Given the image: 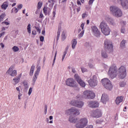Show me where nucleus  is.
Segmentation results:
<instances>
[{"label":"nucleus","instance_id":"1a4fd4ad","mask_svg":"<svg viewBox=\"0 0 128 128\" xmlns=\"http://www.w3.org/2000/svg\"><path fill=\"white\" fill-rule=\"evenodd\" d=\"M66 112L68 114H73L74 116H76L80 114V111L74 108H70L68 109V110H67Z\"/></svg>","mask_w":128,"mask_h":128},{"label":"nucleus","instance_id":"aec40b11","mask_svg":"<svg viewBox=\"0 0 128 128\" xmlns=\"http://www.w3.org/2000/svg\"><path fill=\"white\" fill-rule=\"evenodd\" d=\"M8 1L6 0V2H4L1 5V8L2 9L6 10L8 8Z\"/></svg>","mask_w":128,"mask_h":128},{"label":"nucleus","instance_id":"c756f323","mask_svg":"<svg viewBox=\"0 0 128 128\" xmlns=\"http://www.w3.org/2000/svg\"><path fill=\"white\" fill-rule=\"evenodd\" d=\"M126 40H122L120 44V46L122 48H124L126 46Z\"/></svg>","mask_w":128,"mask_h":128},{"label":"nucleus","instance_id":"680f3d73","mask_svg":"<svg viewBox=\"0 0 128 128\" xmlns=\"http://www.w3.org/2000/svg\"><path fill=\"white\" fill-rule=\"evenodd\" d=\"M43 17H44V15H43L42 13H40V18H42Z\"/></svg>","mask_w":128,"mask_h":128},{"label":"nucleus","instance_id":"0eeeda50","mask_svg":"<svg viewBox=\"0 0 128 128\" xmlns=\"http://www.w3.org/2000/svg\"><path fill=\"white\" fill-rule=\"evenodd\" d=\"M102 116V113L100 110L96 109L91 111L90 116L92 118H98Z\"/></svg>","mask_w":128,"mask_h":128},{"label":"nucleus","instance_id":"052dcab7","mask_svg":"<svg viewBox=\"0 0 128 128\" xmlns=\"http://www.w3.org/2000/svg\"><path fill=\"white\" fill-rule=\"evenodd\" d=\"M36 34V30H33L32 32V34L35 36Z\"/></svg>","mask_w":128,"mask_h":128},{"label":"nucleus","instance_id":"cd10ccee","mask_svg":"<svg viewBox=\"0 0 128 128\" xmlns=\"http://www.w3.org/2000/svg\"><path fill=\"white\" fill-rule=\"evenodd\" d=\"M34 69H35V66L33 64L30 68V76H32L33 74Z\"/></svg>","mask_w":128,"mask_h":128},{"label":"nucleus","instance_id":"ea45409f","mask_svg":"<svg viewBox=\"0 0 128 128\" xmlns=\"http://www.w3.org/2000/svg\"><path fill=\"white\" fill-rule=\"evenodd\" d=\"M82 18L84 19L85 18L88 16V14L86 13H84L82 14Z\"/></svg>","mask_w":128,"mask_h":128},{"label":"nucleus","instance_id":"39448f33","mask_svg":"<svg viewBox=\"0 0 128 128\" xmlns=\"http://www.w3.org/2000/svg\"><path fill=\"white\" fill-rule=\"evenodd\" d=\"M102 83L105 88L108 90H112L113 86L110 81L108 78H104L102 80Z\"/></svg>","mask_w":128,"mask_h":128},{"label":"nucleus","instance_id":"37998d69","mask_svg":"<svg viewBox=\"0 0 128 128\" xmlns=\"http://www.w3.org/2000/svg\"><path fill=\"white\" fill-rule=\"evenodd\" d=\"M94 0H90L88 1V4H89V5H92V4H93V2H94Z\"/></svg>","mask_w":128,"mask_h":128},{"label":"nucleus","instance_id":"473e14b6","mask_svg":"<svg viewBox=\"0 0 128 128\" xmlns=\"http://www.w3.org/2000/svg\"><path fill=\"white\" fill-rule=\"evenodd\" d=\"M12 50L14 52H17L19 50V48L16 46H14L12 48Z\"/></svg>","mask_w":128,"mask_h":128},{"label":"nucleus","instance_id":"412c9836","mask_svg":"<svg viewBox=\"0 0 128 128\" xmlns=\"http://www.w3.org/2000/svg\"><path fill=\"white\" fill-rule=\"evenodd\" d=\"M108 27V26L107 25L106 23V22H104V21H103L102 22H101V23L100 24V28L101 29V30Z\"/></svg>","mask_w":128,"mask_h":128},{"label":"nucleus","instance_id":"603ef678","mask_svg":"<svg viewBox=\"0 0 128 128\" xmlns=\"http://www.w3.org/2000/svg\"><path fill=\"white\" fill-rule=\"evenodd\" d=\"M22 4H20L19 5H18V8L19 10L22 9Z\"/></svg>","mask_w":128,"mask_h":128},{"label":"nucleus","instance_id":"e433bc0d","mask_svg":"<svg viewBox=\"0 0 128 128\" xmlns=\"http://www.w3.org/2000/svg\"><path fill=\"white\" fill-rule=\"evenodd\" d=\"M84 32V30H82L80 33L78 35V37L80 38L83 36Z\"/></svg>","mask_w":128,"mask_h":128},{"label":"nucleus","instance_id":"c85d7f7f","mask_svg":"<svg viewBox=\"0 0 128 128\" xmlns=\"http://www.w3.org/2000/svg\"><path fill=\"white\" fill-rule=\"evenodd\" d=\"M5 16L6 13H2V14H1V15L0 16V22L4 20V18Z\"/></svg>","mask_w":128,"mask_h":128},{"label":"nucleus","instance_id":"69168bd1","mask_svg":"<svg viewBox=\"0 0 128 128\" xmlns=\"http://www.w3.org/2000/svg\"><path fill=\"white\" fill-rule=\"evenodd\" d=\"M0 45L1 46V47H2V48H4V44L1 43V44H0Z\"/></svg>","mask_w":128,"mask_h":128},{"label":"nucleus","instance_id":"6ab92c4d","mask_svg":"<svg viewBox=\"0 0 128 128\" xmlns=\"http://www.w3.org/2000/svg\"><path fill=\"white\" fill-rule=\"evenodd\" d=\"M108 100V96L106 94H102V98H101V102L103 104H106V102Z\"/></svg>","mask_w":128,"mask_h":128},{"label":"nucleus","instance_id":"e2e57ef3","mask_svg":"<svg viewBox=\"0 0 128 128\" xmlns=\"http://www.w3.org/2000/svg\"><path fill=\"white\" fill-rule=\"evenodd\" d=\"M93 128V126L92 125H90V126H87L86 128Z\"/></svg>","mask_w":128,"mask_h":128},{"label":"nucleus","instance_id":"9b49d317","mask_svg":"<svg viewBox=\"0 0 128 128\" xmlns=\"http://www.w3.org/2000/svg\"><path fill=\"white\" fill-rule=\"evenodd\" d=\"M14 66H12L6 72V74H10L12 76H15L17 74L16 70H14Z\"/></svg>","mask_w":128,"mask_h":128},{"label":"nucleus","instance_id":"bf43d9fd","mask_svg":"<svg viewBox=\"0 0 128 128\" xmlns=\"http://www.w3.org/2000/svg\"><path fill=\"white\" fill-rule=\"evenodd\" d=\"M77 4L81 6L82 4H81V2H80V0H77Z\"/></svg>","mask_w":128,"mask_h":128},{"label":"nucleus","instance_id":"7c9ffc66","mask_svg":"<svg viewBox=\"0 0 128 128\" xmlns=\"http://www.w3.org/2000/svg\"><path fill=\"white\" fill-rule=\"evenodd\" d=\"M126 82H120V86L121 88H124V86H126Z\"/></svg>","mask_w":128,"mask_h":128},{"label":"nucleus","instance_id":"f3484780","mask_svg":"<svg viewBox=\"0 0 128 128\" xmlns=\"http://www.w3.org/2000/svg\"><path fill=\"white\" fill-rule=\"evenodd\" d=\"M121 4L124 9H128V0H120Z\"/></svg>","mask_w":128,"mask_h":128},{"label":"nucleus","instance_id":"b1692460","mask_svg":"<svg viewBox=\"0 0 128 128\" xmlns=\"http://www.w3.org/2000/svg\"><path fill=\"white\" fill-rule=\"evenodd\" d=\"M89 95H90V91L86 90L84 92V94H83L82 97L84 98H86V99L88 98V99Z\"/></svg>","mask_w":128,"mask_h":128},{"label":"nucleus","instance_id":"6e6552de","mask_svg":"<svg viewBox=\"0 0 128 128\" xmlns=\"http://www.w3.org/2000/svg\"><path fill=\"white\" fill-rule=\"evenodd\" d=\"M74 78L75 80L82 86V88H85L86 84V83L82 80L81 78L78 74H75L74 76Z\"/></svg>","mask_w":128,"mask_h":128},{"label":"nucleus","instance_id":"5fc2aeb1","mask_svg":"<svg viewBox=\"0 0 128 128\" xmlns=\"http://www.w3.org/2000/svg\"><path fill=\"white\" fill-rule=\"evenodd\" d=\"M12 10H14V12L15 14H16L18 12V9L17 8H14V9H12Z\"/></svg>","mask_w":128,"mask_h":128},{"label":"nucleus","instance_id":"4be33fe9","mask_svg":"<svg viewBox=\"0 0 128 128\" xmlns=\"http://www.w3.org/2000/svg\"><path fill=\"white\" fill-rule=\"evenodd\" d=\"M22 74H20L16 78H14L13 79V80L15 82V84H18L20 82V78L22 76Z\"/></svg>","mask_w":128,"mask_h":128},{"label":"nucleus","instance_id":"393cba45","mask_svg":"<svg viewBox=\"0 0 128 128\" xmlns=\"http://www.w3.org/2000/svg\"><path fill=\"white\" fill-rule=\"evenodd\" d=\"M95 98V94L92 91H89L88 99H94Z\"/></svg>","mask_w":128,"mask_h":128},{"label":"nucleus","instance_id":"f8f14e48","mask_svg":"<svg viewBox=\"0 0 128 128\" xmlns=\"http://www.w3.org/2000/svg\"><path fill=\"white\" fill-rule=\"evenodd\" d=\"M88 105L90 108H97L99 106V103L98 102L90 101L88 102Z\"/></svg>","mask_w":128,"mask_h":128},{"label":"nucleus","instance_id":"dca6fc26","mask_svg":"<svg viewBox=\"0 0 128 128\" xmlns=\"http://www.w3.org/2000/svg\"><path fill=\"white\" fill-rule=\"evenodd\" d=\"M124 100V96H118L116 100V105H119L120 103L122 102Z\"/></svg>","mask_w":128,"mask_h":128},{"label":"nucleus","instance_id":"72a5a7b5","mask_svg":"<svg viewBox=\"0 0 128 128\" xmlns=\"http://www.w3.org/2000/svg\"><path fill=\"white\" fill-rule=\"evenodd\" d=\"M38 76V74H34L32 79V80L34 81V82H35Z\"/></svg>","mask_w":128,"mask_h":128},{"label":"nucleus","instance_id":"c9c22d12","mask_svg":"<svg viewBox=\"0 0 128 128\" xmlns=\"http://www.w3.org/2000/svg\"><path fill=\"white\" fill-rule=\"evenodd\" d=\"M31 25L30 24H28V28H27V30H28V32L29 34H31Z\"/></svg>","mask_w":128,"mask_h":128},{"label":"nucleus","instance_id":"5701e85b","mask_svg":"<svg viewBox=\"0 0 128 128\" xmlns=\"http://www.w3.org/2000/svg\"><path fill=\"white\" fill-rule=\"evenodd\" d=\"M43 12L45 15L46 16L48 13L49 14L51 10L49 8L44 6L43 9Z\"/></svg>","mask_w":128,"mask_h":128},{"label":"nucleus","instance_id":"a18cd8bd","mask_svg":"<svg viewBox=\"0 0 128 128\" xmlns=\"http://www.w3.org/2000/svg\"><path fill=\"white\" fill-rule=\"evenodd\" d=\"M84 23H82V24H80V28H82V30H84Z\"/></svg>","mask_w":128,"mask_h":128},{"label":"nucleus","instance_id":"f257e3e1","mask_svg":"<svg viewBox=\"0 0 128 128\" xmlns=\"http://www.w3.org/2000/svg\"><path fill=\"white\" fill-rule=\"evenodd\" d=\"M69 122L72 124H76V128H84L88 124V120L86 118H83L78 120V118L72 116L69 117Z\"/></svg>","mask_w":128,"mask_h":128},{"label":"nucleus","instance_id":"774afa93","mask_svg":"<svg viewBox=\"0 0 128 128\" xmlns=\"http://www.w3.org/2000/svg\"><path fill=\"white\" fill-rule=\"evenodd\" d=\"M72 72H73V73L74 74L76 73V70L74 68H72Z\"/></svg>","mask_w":128,"mask_h":128},{"label":"nucleus","instance_id":"3c124183","mask_svg":"<svg viewBox=\"0 0 128 128\" xmlns=\"http://www.w3.org/2000/svg\"><path fill=\"white\" fill-rule=\"evenodd\" d=\"M6 34V32H3L2 33L0 34V38L4 36V34Z\"/></svg>","mask_w":128,"mask_h":128},{"label":"nucleus","instance_id":"0e129e2a","mask_svg":"<svg viewBox=\"0 0 128 128\" xmlns=\"http://www.w3.org/2000/svg\"><path fill=\"white\" fill-rule=\"evenodd\" d=\"M52 14H53V16H54V17H55L56 14V10H54V11H53V12H52Z\"/></svg>","mask_w":128,"mask_h":128},{"label":"nucleus","instance_id":"a19ab883","mask_svg":"<svg viewBox=\"0 0 128 128\" xmlns=\"http://www.w3.org/2000/svg\"><path fill=\"white\" fill-rule=\"evenodd\" d=\"M57 52H56V54H55V56H54V61H53V65L54 64V62H55V61H56V55H57Z\"/></svg>","mask_w":128,"mask_h":128},{"label":"nucleus","instance_id":"c03bdc74","mask_svg":"<svg viewBox=\"0 0 128 128\" xmlns=\"http://www.w3.org/2000/svg\"><path fill=\"white\" fill-rule=\"evenodd\" d=\"M81 70H82V72H87V69L85 68H81Z\"/></svg>","mask_w":128,"mask_h":128},{"label":"nucleus","instance_id":"4c0bfd02","mask_svg":"<svg viewBox=\"0 0 128 128\" xmlns=\"http://www.w3.org/2000/svg\"><path fill=\"white\" fill-rule=\"evenodd\" d=\"M42 2H39L38 4V8L39 10V9H40V8H42Z\"/></svg>","mask_w":128,"mask_h":128},{"label":"nucleus","instance_id":"09e8293b","mask_svg":"<svg viewBox=\"0 0 128 128\" xmlns=\"http://www.w3.org/2000/svg\"><path fill=\"white\" fill-rule=\"evenodd\" d=\"M66 39V35L64 34H62V40H64Z\"/></svg>","mask_w":128,"mask_h":128},{"label":"nucleus","instance_id":"f704fd0d","mask_svg":"<svg viewBox=\"0 0 128 128\" xmlns=\"http://www.w3.org/2000/svg\"><path fill=\"white\" fill-rule=\"evenodd\" d=\"M40 66H37V70H36V72L35 74L38 75L39 73L40 72Z\"/></svg>","mask_w":128,"mask_h":128},{"label":"nucleus","instance_id":"79ce46f5","mask_svg":"<svg viewBox=\"0 0 128 128\" xmlns=\"http://www.w3.org/2000/svg\"><path fill=\"white\" fill-rule=\"evenodd\" d=\"M32 92V88H30V89H29V90H28V95L29 96H30Z\"/></svg>","mask_w":128,"mask_h":128},{"label":"nucleus","instance_id":"20e7f679","mask_svg":"<svg viewBox=\"0 0 128 128\" xmlns=\"http://www.w3.org/2000/svg\"><path fill=\"white\" fill-rule=\"evenodd\" d=\"M118 68L116 65L111 66L108 72V75L112 78H116L118 75Z\"/></svg>","mask_w":128,"mask_h":128},{"label":"nucleus","instance_id":"864d4df0","mask_svg":"<svg viewBox=\"0 0 128 128\" xmlns=\"http://www.w3.org/2000/svg\"><path fill=\"white\" fill-rule=\"evenodd\" d=\"M4 24L6 26L10 24V23H8V22H6V21H4V22H2V24Z\"/></svg>","mask_w":128,"mask_h":128},{"label":"nucleus","instance_id":"8fccbe9b","mask_svg":"<svg viewBox=\"0 0 128 128\" xmlns=\"http://www.w3.org/2000/svg\"><path fill=\"white\" fill-rule=\"evenodd\" d=\"M23 84L24 86V88H28V84L26 82H23Z\"/></svg>","mask_w":128,"mask_h":128},{"label":"nucleus","instance_id":"4d7b16f0","mask_svg":"<svg viewBox=\"0 0 128 128\" xmlns=\"http://www.w3.org/2000/svg\"><path fill=\"white\" fill-rule=\"evenodd\" d=\"M40 40L41 42H44V36H40Z\"/></svg>","mask_w":128,"mask_h":128},{"label":"nucleus","instance_id":"6e6d98bb","mask_svg":"<svg viewBox=\"0 0 128 128\" xmlns=\"http://www.w3.org/2000/svg\"><path fill=\"white\" fill-rule=\"evenodd\" d=\"M66 54V52H64V54L62 56V61L64 60V58H65Z\"/></svg>","mask_w":128,"mask_h":128},{"label":"nucleus","instance_id":"2eb2a0df","mask_svg":"<svg viewBox=\"0 0 128 128\" xmlns=\"http://www.w3.org/2000/svg\"><path fill=\"white\" fill-rule=\"evenodd\" d=\"M88 83L90 86H96L98 84L97 80L94 78H92L88 80Z\"/></svg>","mask_w":128,"mask_h":128},{"label":"nucleus","instance_id":"58836bf2","mask_svg":"<svg viewBox=\"0 0 128 128\" xmlns=\"http://www.w3.org/2000/svg\"><path fill=\"white\" fill-rule=\"evenodd\" d=\"M120 32L122 34H125L126 32V29L124 28V27H122L121 30H120Z\"/></svg>","mask_w":128,"mask_h":128},{"label":"nucleus","instance_id":"bb28decb","mask_svg":"<svg viewBox=\"0 0 128 128\" xmlns=\"http://www.w3.org/2000/svg\"><path fill=\"white\" fill-rule=\"evenodd\" d=\"M77 44V41L76 40H72V48L74 49Z\"/></svg>","mask_w":128,"mask_h":128},{"label":"nucleus","instance_id":"4468645a","mask_svg":"<svg viewBox=\"0 0 128 128\" xmlns=\"http://www.w3.org/2000/svg\"><path fill=\"white\" fill-rule=\"evenodd\" d=\"M66 84L69 86H72V88H74V86H76V84H74V80L73 78H70L67 79L66 80Z\"/></svg>","mask_w":128,"mask_h":128},{"label":"nucleus","instance_id":"9d476101","mask_svg":"<svg viewBox=\"0 0 128 128\" xmlns=\"http://www.w3.org/2000/svg\"><path fill=\"white\" fill-rule=\"evenodd\" d=\"M71 105L77 107L78 108H82L84 105V103L82 101L72 100L70 102Z\"/></svg>","mask_w":128,"mask_h":128},{"label":"nucleus","instance_id":"2f4dec72","mask_svg":"<svg viewBox=\"0 0 128 128\" xmlns=\"http://www.w3.org/2000/svg\"><path fill=\"white\" fill-rule=\"evenodd\" d=\"M108 22L110 23V24H112L113 26L116 24L114 21L112 20V19H110V18L108 19Z\"/></svg>","mask_w":128,"mask_h":128},{"label":"nucleus","instance_id":"49530a36","mask_svg":"<svg viewBox=\"0 0 128 128\" xmlns=\"http://www.w3.org/2000/svg\"><path fill=\"white\" fill-rule=\"evenodd\" d=\"M36 29V30L37 32L39 33L40 34V30L39 28L36 26L35 27Z\"/></svg>","mask_w":128,"mask_h":128},{"label":"nucleus","instance_id":"a211bd4d","mask_svg":"<svg viewBox=\"0 0 128 128\" xmlns=\"http://www.w3.org/2000/svg\"><path fill=\"white\" fill-rule=\"evenodd\" d=\"M101 30L102 33H103L105 36L110 35L111 32L110 29L109 28V27H107L106 28L103 29Z\"/></svg>","mask_w":128,"mask_h":128},{"label":"nucleus","instance_id":"7ed1b4c3","mask_svg":"<svg viewBox=\"0 0 128 128\" xmlns=\"http://www.w3.org/2000/svg\"><path fill=\"white\" fill-rule=\"evenodd\" d=\"M110 12L112 14L117 17L120 18L122 16V10L118 6H111L110 8Z\"/></svg>","mask_w":128,"mask_h":128},{"label":"nucleus","instance_id":"f03ea898","mask_svg":"<svg viewBox=\"0 0 128 128\" xmlns=\"http://www.w3.org/2000/svg\"><path fill=\"white\" fill-rule=\"evenodd\" d=\"M104 50H102V56L103 58H108V56L106 51H107L108 50L110 51L113 50V46L112 42L108 40H106L104 41Z\"/></svg>","mask_w":128,"mask_h":128},{"label":"nucleus","instance_id":"13d9d810","mask_svg":"<svg viewBox=\"0 0 128 128\" xmlns=\"http://www.w3.org/2000/svg\"><path fill=\"white\" fill-rule=\"evenodd\" d=\"M22 94H20V92H18V100H20V97L22 96Z\"/></svg>","mask_w":128,"mask_h":128},{"label":"nucleus","instance_id":"338daca9","mask_svg":"<svg viewBox=\"0 0 128 128\" xmlns=\"http://www.w3.org/2000/svg\"><path fill=\"white\" fill-rule=\"evenodd\" d=\"M16 90H18V92H20V90L18 87H16Z\"/></svg>","mask_w":128,"mask_h":128},{"label":"nucleus","instance_id":"de8ad7c7","mask_svg":"<svg viewBox=\"0 0 128 128\" xmlns=\"http://www.w3.org/2000/svg\"><path fill=\"white\" fill-rule=\"evenodd\" d=\"M47 110H48V106L47 105H45L44 106V112H45V114H46L47 112Z\"/></svg>","mask_w":128,"mask_h":128},{"label":"nucleus","instance_id":"423d86ee","mask_svg":"<svg viewBox=\"0 0 128 128\" xmlns=\"http://www.w3.org/2000/svg\"><path fill=\"white\" fill-rule=\"evenodd\" d=\"M126 68L124 66H121L118 68V78L121 79H124L126 76Z\"/></svg>","mask_w":128,"mask_h":128},{"label":"nucleus","instance_id":"ddd939ff","mask_svg":"<svg viewBox=\"0 0 128 128\" xmlns=\"http://www.w3.org/2000/svg\"><path fill=\"white\" fill-rule=\"evenodd\" d=\"M92 32L95 36L98 37L100 36V32L97 27L94 26L92 28Z\"/></svg>","mask_w":128,"mask_h":128},{"label":"nucleus","instance_id":"a878e982","mask_svg":"<svg viewBox=\"0 0 128 128\" xmlns=\"http://www.w3.org/2000/svg\"><path fill=\"white\" fill-rule=\"evenodd\" d=\"M60 32H61V27L58 28V32H57L58 35H57V36H56V42H58V40H59V38H60Z\"/></svg>","mask_w":128,"mask_h":128}]
</instances>
